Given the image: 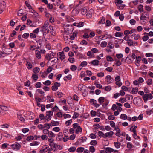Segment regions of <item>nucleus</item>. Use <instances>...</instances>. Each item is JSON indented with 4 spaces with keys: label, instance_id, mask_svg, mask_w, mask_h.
<instances>
[{
    "label": "nucleus",
    "instance_id": "1",
    "mask_svg": "<svg viewBox=\"0 0 153 153\" xmlns=\"http://www.w3.org/2000/svg\"><path fill=\"white\" fill-rule=\"evenodd\" d=\"M149 13L148 12H145L143 13L140 17V19L145 22L149 17Z\"/></svg>",
    "mask_w": 153,
    "mask_h": 153
},
{
    "label": "nucleus",
    "instance_id": "2",
    "mask_svg": "<svg viewBox=\"0 0 153 153\" xmlns=\"http://www.w3.org/2000/svg\"><path fill=\"white\" fill-rule=\"evenodd\" d=\"M49 23L48 22L45 23L42 27V31H47V32H49Z\"/></svg>",
    "mask_w": 153,
    "mask_h": 153
},
{
    "label": "nucleus",
    "instance_id": "3",
    "mask_svg": "<svg viewBox=\"0 0 153 153\" xmlns=\"http://www.w3.org/2000/svg\"><path fill=\"white\" fill-rule=\"evenodd\" d=\"M136 56L134 53H132V55L129 54L126 58V60H127L129 59L130 60V62H132L136 58Z\"/></svg>",
    "mask_w": 153,
    "mask_h": 153
},
{
    "label": "nucleus",
    "instance_id": "4",
    "mask_svg": "<svg viewBox=\"0 0 153 153\" xmlns=\"http://www.w3.org/2000/svg\"><path fill=\"white\" fill-rule=\"evenodd\" d=\"M49 146L46 145H45L42 146L40 151V153H45L48 150Z\"/></svg>",
    "mask_w": 153,
    "mask_h": 153
},
{
    "label": "nucleus",
    "instance_id": "5",
    "mask_svg": "<svg viewBox=\"0 0 153 153\" xmlns=\"http://www.w3.org/2000/svg\"><path fill=\"white\" fill-rule=\"evenodd\" d=\"M61 86L60 83L55 82L54 84V85L52 87V90L53 91H55L58 89V87Z\"/></svg>",
    "mask_w": 153,
    "mask_h": 153
},
{
    "label": "nucleus",
    "instance_id": "6",
    "mask_svg": "<svg viewBox=\"0 0 153 153\" xmlns=\"http://www.w3.org/2000/svg\"><path fill=\"white\" fill-rule=\"evenodd\" d=\"M57 55L58 56L62 61L65 58V56L63 51L59 52L58 53Z\"/></svg>",
    "mask_w": 153,
    "mask_h": 153
},
{
    "label": "nucleus",
    "instance_id": "7",
    "mask_svg": "<svg viewBox=\"0 0 153 153\" xmlns=\"http://www.w3.org/2000/svg\"><path fill=\"white\" fill-rule=\"evenodd\" d=\"M114 134V132L112 131H110L109 132L105 133L104 135L103 138H106L107 137H111Z\"/></svg>",
    "mask_w": 153,
    "mask_h": 153
},
{
    "label": "nucleus",
    "instance_id": "8",
    "mask_svg": "<svg viewBox=\"0 0 153 153\" xmlns=\"http://www.w3.org/2000/svg\"><path fill=\"white\" fill-rule=\"evenodd\" d=\"M84 22H81L79 23H74L73 24V25L75 26H77L78 27H81L84 25Z\"/></svg>",
    "mask_w": 153,
    "mask_h": 153
},
{
    "label": "nucleus",
    "instance_id": "9",
    "mask_svg": "<svg viewBox=\"0 0 153 153\" xmlns=\"http://www.w3.org/2000/svg\"><path fill=\"white\" fill-rule=\"evenodd\" d=\"M105 79L107 80V82L108 84H110L113 82L114 79L110 75H107L106 76Z\"/></svg>",
    "mask_w": 153,
    "mask_h": 153
},
{
    "label": "nucleus",
    "instance_id": "10",
    "mask_svg": "<svg viewBox=\"0 0 153 153\" xmlns=\"http://www.w3.org/2000/svg\"><path fill=\"white\" fill-rule=\"evenodd\" d=\"M29 12L33 13L36 17H37L38 16V14L32 9L31 6L30 5H29Z\"/></svg>",
    "mask_w": 153,
    "mask_h": 153
},
{
    "label": "nucleus",
    "instance_id": "11",
    "mask_svg": "<svg viewBox=\"0 0 153 153\" xmlns=\"http://www.w3.org/2000/svg\"><path fill=\"white\" fill-rule=\"evenodd\" d=\"M93 12L94 10L93 9H90L86 14V16L88 18L91 17Z\"/></svg>",
    "mask_w": 153,
    "mask_h": 153
},
{
    "label": "nucleus",
    "instance_id": "12",
    "mask_svg": "<svg viewBox=\"0 0 153 153\" xmlns=\"http://www.w3.org/2000/svg\"><path fill=\"white\" fill-rule=\"evenodd\" d=\"M115 129L116 131V132L115 134V135L117 136L120 137L121 131L119 128V127L117 126H116L115 127Z\"/></svg>",
    "mask_w": 153,
    "mask_h": 153
},
{
    "label": "nucleus",
    "instance_id": "13",
    "mask_svg": "<svg viewBox=\"0 0 153 153\" xmlns=\"http://www.w3.org/2000/svg\"><path fill=\"white\" fill-rule=\"evenodd\" d=\"M36 56L38 59H40L41 58V56L40 52L39 50H36L35 51Z\"/></svg>",
    "mask_w": 153,
    "mask_h": 153
},
{
    "label": "nucleus",
    "instance_id": "14",
    "mask_svg": "<svg viewBox=\"0 0 153 153\" xmlns=\"http://www.w3.org/2000/svg\"><path fill=\"white\" fill-rule=\"evenodd\" d=\"M107 153H111L114 152V150L110 147H107L105 149Z\"/></svg>",
    "mask_w": 153,
    "mask_h": 153
},
{
    "label": "nucleus",
    "instance_id": "15",
    "mask_svg": "<svg viewBox=\"0 0 153 153\" xmlns=\"http://www.w3.org/2000/svg\"><path fill=\"white\" fill-rule=\"evenodd\" d=\"M66 6L64 5L63 3H62L60 4L59 8L60 9L62 10L63 11H65L66 10V9L65 8Z\"/></svg>",
    "mask_w": 153,
    "mask_h": 153
},
{
    "label": "nucleus",
    "instance_id": "16",
    "mask_svg": "<svg viewBox=\"0 0 153 153\" xmlns=\"http://www.w3.org/2000/svg\"><path fill=\"white\" fill-rule=\"evenodd\" d=\"M45 58L47 60H50L53 58L51 55L49 53L46 54L45 56Z\"/></svg>",
    "mask_w": 153,
    "mask_h": 153
},
{
    "label": "nucleus",
    "instance_id": "17",
    "mask_svg": "<svg viewBox=\"0 0 153 153\" xmlns=\"http://www.w3.org/2000/svg\"><path fill=\"white\" fill-rule=\"evenodd\" d=\"M91 64L94 66L98 65H99V61L97 60H94L92 61L91 62Z\"/></svg>",
    "mask_w": 153,
    "mask_h": 153
},
{
    "label": "nucleus",
    "instance_id": "18",
    "mask_svg": "<svg viewBox=\"0 0 153 153\" xmlns=\"http://www.w3.org/2000/svg\"><path fill=\"white\" fill-rule=\"evenodd\" d=\"M132 37H134V39L135 40H137L140 39V36L139 34L136 35L135 34H133L132 35Z\"/></svg>",
    "mask_w": 153,
    "mask_h": 153
},
{
    "label": "nucleus",
    "instance_id": "19",
    "mask_svg": "<svg viewBox=\"0 0 153 153\" xmlns=\"http://www.w3.org/2000/svg\"><path fill=\"white\" fill-rule=\"evenodd\" d=\"M105 98L103 97H100L98 100V102L100 104H102L104 102Z\"/></svg>",
    "mask_w": 153,
    "mask_h": 153
},
{
    "label": "nucleus",
    "instance_id": "20",
    "mask_svg": "<svg viewBox=\"0 0 153 153\" xmlns=\"http://www.w3.org/2000/svg\"><path fill=\"white\" fill-rule=\"evenodd\" d=\"M115 147L117 149H119L120 147L121 143L118 142H115L114 143Z\"/></svg>",
    "mask_w": 153,
    "mask_h": 153
},
{
    "label": "nucleus",
    "instance_id": "21",
    "mask_svg": "<svg viewBox=\"0 0 153 153\" xmlns=\"http://www.w3.org/2000/svg\"><path fill=\"white\" fill-rule=\"evenodd\" d=\"M59 121H55L53 120L51 122V125H52L53 126H55L59 125Z\"/></svg>",
    "mask_w": 153,
    "mask_h": 153
},
{
    "label": "nucleus",
    "instance_id": "22",
    "mask_svg": "<svg viewBox=\"0 0 153 153\" xmlns=\"http://www.w3.org/2000/svg\"><path fill=\"white\" fill-rule=\"evenodd\" d=\"M48 134V137H55V134L51 131H49Z\"/></svg>",
    "mask_w": 153,
    "mask_h": 153
},
{
    "label": "nucleus",
    "instance_id": "23",
    "mask_svg": "<svg viewBox=\"0 0 153 153\" xmlns=\"http://www.w3.org/2000/svg\"><path fill=\"white\" fill-rule=\"evenodd\" d=\"M138 91V88L137 87L134 88H132L131 92L133 94H136Z\"/></svg>",
    "mask_w": 153,
    "mask_h": 153
},
{
    "label": "nucleus",
    "instance_id": "24",
    "mask_svg": "<svg viewBox=\"0 0 153 153\" xmlns=\"http://www.w3.org/2000/svg\"><path fill=\"white\" fill-rule=\"evenodd\" d=\"M82 131V129L80 126H79L76 129V133L78 134L79 132H81Z\"/></svg>",
    "mask_w": 153,
    "mask_h": 153
},
{
    "label": "nucleus",
    "instance_id": "25",
    "mask_svg": "<svg viewBox=\"0 0 153 153\" xmlns=\"http://www.w3.org/2000/svg\"><path fill=\"white\" fill-rule=\"evenodd\" d=\"M46 114L48 117H51L53 115V112L50 111H48L46 112Z\"/></svg>",
    "mask_w": 153,
    "mask_h": 153
},
{
    "label": "nucleus",
    "instance_id": "26",
    "mask_svg": "<svg viewBox=\"0 0 153 153\" xmlns=\"http://www.w3.org/2000/svg\"><path fill=\"white\" fill-rule=\"evenodd\" d=\"M85 149L83 147H78L76 150V151L78 153L79 152H82Z\"/></svg>",
    "mask_w": 153,
    "mask_h": 153
},
{
    "label": "nucleus",
    "instance_id": "27",
    "mask_svg": "<svg viewBox=\"0 0 153 153\" xmlns=\"http://www.w3.org/2000/svg\"><path fill=\"white\" fill-rule=\"evenodd\" d=\"M138 10L141 13L143 12V5L140 4L139 5L138 7Z\"/></svg>",
    "mask_w": 153,
    "mask_h": 153
},
{
    "label": "nucleus",
    "instance_id": "28",
    "mask_svg": "<svg viewBox=\"0 0 153 153\" xmlns=\"http://www.w3.org/2000/svg\"><path fill=\"white\" fill-rule=\"evenodd\" d=\"M120 118L123 120H126L127 118V116L124 114H121Z\"/></svg>",
    "mask_w": 153,
    "mask_h": 153
},
{
    "label": "nucleus",
    "instance_id": "29",
    "mask_svg": "<svg viewBox=\"0 0 153 153\" xmlns=\"http://www.w3.org/2000/svg\"><path fill=\"white\" fill-rule=\"evenodd\" d=\"M5 3L4 1L0 4V8L2 9H3L5 7Z\"/></svg>",
    "mask_w": 153,
    "mask_h": 153
},
{
    "label": "nucleus",
    "instance_id": "30",
    "mask_svg": "<svg viewBox=\"0 0 153 153\" xmlns=\"http://www.w3.org/2000/svg\"><path fill=\"white\" fill-rule=\"evenodd\" d=\"M77 67L74 65H72L71 66L70 69L72 71H74L76 70Z\"/></svg>",
    "mask_w": 153,
    "mask_h": 153
},
{
    "label": "nucleus",
    "instance_id": "31",
    "mask_svg": "<svg viewBox=\"0 0 153 153\" xmlns=\"http://www.w3.org/2000/svg\"><path fill=\"white\" fill-rule=\"evenodd\" d=\"M87 12V10L85 7L83 8L81 10V13L82 15L85 14Z\"/></svg>",
    "mask_w": 153,
    "mask_h": 153
},
{
    "label": "nucleus",
    "instance_id": "32",
    "mask_svg": "<svg viewBox=\"0 0 153 153\" xmlns=\"http://www.w3.org/2000/svg\"><path fill=\"white\" fill-rule=\"evenodd\" d=\"M72 122V120L70 119L66 121L65 123V124L67 126H70Z\"/></svg>",
    "mask_w": 153,
    "mask_h": 153
},
{
    "label": "nucleus",
    "instance_id": "33",
    "mask_svg": "<svg viewBox=\"0 0 153 153\" xmlns=\"http://www.w3.org/2000/svg\"><path fill=\"white\" fill-rule=\"evenodd\" d=\"M77 36V34L76 33H74L73 34L70 36V39L71 40H74Z\"/></svg>",
    "mask_w": 153,
    "mask_h": 153
},
{
    "label": "nucleus",
    "instance_id": "34",
    "mask_svg": "<svg viewBox=\"0 0 153 153\" xmlns=\"http://www.w3.org/2000/svg\"><path fill=\"white\" fill-rule=\"evenodd\" d=\"M107 43L106 42L103 41V42H102L101 44V45H100V46H101V47H103V48L105 47H106V45H107Z\"/></svg>",
    "mask_w": 153,
    "mask_h": 153
},
{
    "label": "nucleus",
    "instance_id": "35",
    "mask_svg": "<svg viewBox=\"0 0 153 153\" xmlns=\"http://www.w3.org/2000/svg\"><path fill=\"white\" fill-rule=\"evenodd\" d=\"M37 139V136L34 135V137L32 136H29V140H35Z\"/></svg>",
    "mask_w": 153,
    "mask_h": 153
},
{
    "label": "nucleus",
    "instance_id": "36",
    "mask_svg": "<svg viewBox=\"0 0 153 153\" xmlns=\"http://www.w3.org/2000/svg\"><path fill=\"white\" fill-rule=\"evenodd\" d=\"M43 83V84L45 85L48 86L51 84V82L50 81L47 80L45 82H44Z\"/></svg>",
    "mask_w": 153,
    "mask_h": 153
},
{
    "label": "nucleus",
    "instance_id": "37",
    "mask_svg": "<svg viewBox=\"0 0 153 153\" xmlns=\"http://www.w3.org/2000/svg\"><path fill=\"white\" fill-rule=\"evenodd\" d=\"M119 101L120 102L123 103L126 101V100L125 98H120L119 99Z\"/></svg>",
    "mask_w": 153,
    "mask_h": 153
},
{
    "label": "nucleus",
    "instance_id": "38",
    "mask_svg": "<svg viewBox=\"0 0 153 153\" xmlns=\"http://www.w3.org/2000/svg\"><path fill=\"white\" fill-rule=\"evenodd\" d=\"M89 151L91 153H94L95 150L94 147L92 146H91L89 147Z\"/></svg>",
    "mask_w": 153,
    "mask_h": 153
},
{
    "label": "nucleus",
    "instance_id": "39",
    "mask_svg": "<svg viewBox=\"0 0 153 153\" xmlns=\"http://www.w3.org/2000/svg\"><path fill=\"white\" fill-rule=\"evenodd\" d=\"M111 89V86L108 85L105 87V90L107 91H109Z\"/></svg>",
    "mask_w": 153,
    "mask_h": 153
},
{
    "label": "nucleus",
    "instance_id": "40",
    "mask_svg": "<svg viewBox=\"0 0 153 153\" xmlns=\"http://www.w3.org/2000/svg\"><path fill=\"white\" fill-rule=\"evenodd\" d=\"M122 35H123V34L121 32H117L115 34V36L117 37H120Z\"/></svg>",
    "mask_w": 153,
    "mask_h": 153
},
{
    "label": "nucleus",
    "instance_id": "41",
    "mask_svg": "<svg viewBox=\"0 0 153 153\" xmlns=\"http://www.w3.org/2000/svg\"><path fill=\"white\" fill-rule=\"evenodd\" d=\"M141 57L140 56H137L136 58L135 62L137 63H139L141 61Z\"/></svg>",
    "mask_w": 153,
    "mask_h": 153
},
{
    "label": "nucleus",
    "instance_id": "42",
    "mask_svg": "<svg viewBox=\"0 0 153 153\" xmlns=\"http://www.w3.org/2000/svg\"><path fill=\"white\" fill-rule=\"evenodd\" d=\"M76 148L74 147H71L69 148L68 150V151L70 152H74L75 151Z\"/></svg>",
    "mask_w": 153,
    "mask_h": 153
},
{
    "label": "nucleus",
    "instance_id": "43",
    "mask_svg": "<svg viewBox=\"0 0 153 153\" xmlns=\"http://www.w3.org/2000/svg\"><path fill=\"white\" fill-rule=\"evenodd\" d=\"M127 43L128 44V45L130 46H134L133 42L131 40L129 39L127 42Z\"/></svg>",
    "mask_w": 153,
    "mask_h": 153
},
{
    "label": "nucleus",
    "instance_id": "44",
    "mask_svg": "<svg viewBox=\"0 0 153 153\" xmlns=\"http://www.w3.org/2000/svg\"><path fill=\"white\" fill-rule=\"evenodd\" d=\"M94 85H96V87L98 88L102 89V86L100 84H98L96 82L94 83Z\"/></svg>",
    "mask_w": 153,
    "mask_h": 153
},
{
    "label": "nucleus",
    "instance_id": "45",
    "mask_svg": "<svg viewBox=\"0 0 153 153\" xmlns=\"http://www.w3.org/2000/svg\"><path fill=\"white\" fill-rule=\"evenodd\" d=\"M79 116V113L76 112H75L73 116L72 117V118L73 119H76Z\"/></svg>",
    "mask_w": 153,
    "mask_h": 153
},
{
    "label": "nucleus",
    "instance_id": "46",
    "mask_svg": "<svg viewBox=\"0 0 153 153\" xmlns=\"http://www.w3.org/2000/svg\"><path fill=\"white\" fill-rule=\"evenodd\" d=\"M133 145L131 142H128L127 144V147L129 149H131L132 148Z\"/></svg>",
    "mask_w": 153,
    "mask_h": 153
},
{
    "label": "nucleus",
    "instance_id": "47",
    "mask_svg": "<svg viewBox=\"0 0 153 153\" xmlns=\"http://www.w3.org/2000/svg\"><path fill=\"white\" fill-rule=\"evenodd\" d=\"M41 138L43 140H46L48 139V136L45 135H42L41 136Z\"/></svg>",
    "mask_w": 153,
    "mask_h": 153
},
{
    "label": "nucleus",
    "instance_id": "48",
    "mask_svg": "<svg viewBox=\"0 0 153 153\" xmlns=\"http://www.w3.org/2000/svg\"><path fill=\"white\" fill-rule=\"evenodd\" d=\"M39 143L36 141H33V142L30 143V145L31 146H36L37 145H39Z\"/></svg>",
    "mask_w": 153,
    "mask_h": 153
},
{
    "label": "nucleus",
    "instance_id": "49",
    "mask_svg": "<svg viewBox=\"0 0 153 153\" xmlns=\"http://www.w3.org/2000/svg\"><path fill=\"white\" fill-rule=\"evenodd\" d=\"M64 118V119H65L67 118H71V116L70 115L66 114L65 113L63 115Z\"/></svg>",
    "mask_w": 153,
    "mask_h": 153
},
{
    "label": "nucleus",
    "instance_id": "50",
    "mask_svg": "<svg viewBox=\"0 0 153 153\" xmlns=\"http://www.w3.org/2000/svg\"><path fill=\"white\" fill-rule=\"evenodd\" d=\"M90 144L91 145L95 146L97 144V142L96 140H93L90 142Z\"/></svg>",
    "mask_w": 153,
    "mask_h": 153
},
{
    "label": "nucleus",
    "instance_id": "51",
    "mask_svg": "<svg viewBox=\"0 0 153 153\" xmlns=\"http://www.w3.org/2000/svg\"><path fill=\"white\" fill-rule=\"evenodd\" d=\"M108 47L110 49H113L114 48V45L111 42H109L108 44Z\"/></svg>",
    "mask_w": 153,
    "mask_h": 153
},
{
    "label": "nucleus",
    "instance_id": "52",
    "mask_svg": "<svg viewBox=\"0 0 153 153\" xmlns=\"http://www.w3.org/2000/svg\"><path fill=\"white\" fill-rule=\"evenodd\" d=\"M152 81L151 79H148L146 81V83L148 85H150L152 83Z\"/></svg>",
    "mask_w": 153,
    "mask_h": 153
},
{
    "label": "nucleus",
    "instance_id": "53",
    "mask_svg": "<svg viewBox=\"0 0 153 153\" xmlns=\"http://www.w3.org/2000/svg\"><path fill=\"white\" fill-rule=\"evenodd\" d=\"M32 78L34 80L36 81L37 80L38 78V76L37 75L33 74L32 77Z\"/></svg>",
    "mask_w": 153,
    "mask_h": 153
},
{
    "label": "nucleus",
    "instance_id": "54",
    "mask_svg": "<svg viewBox=\"0 0 153 153\" xmlns=\"http://www.w3.org/2000/svg\"><path fill=\"white\" fill-rule=\"evenodd\" d=\"M54 148L55 149H61L62 147L60 145H58L56 143L54 145Z\"/></svg>",
    "mask_w": 153,
    "mask_h": 153
},
{
    "label": "nucleus",
    "instance_id": "55",
    "mask_svg": "<svg viewBox=\"0 0 153 153\" xmlns=\"http://www.w3.org/2000/svg\"><path fill=\"white\" fill-rule=\"evenodd\" d=\"M136 134H137V132L136 133H135V134H134L133 135V137L135 139H139V140H140V137L139 136H137Z\"/></svg>",
    "mask_w": 153,
    "mask_h": 153
},
{
    "label": "nucleus",
    "instance_id": "56",
    "mask_svg": "<svg viewBox=\"0 0 153 153\" xmlns=\"http://www.w3.org/2000/svg\"><path fill=\"white\" fill-rule=\"evenodd\" d=\"M147 94H144L143 96V100H144L145 102H146L147 100H148V97L147 96Z\"/></svg>",
    "mask_w": 153,
    "mask_h": 153
},
{
    "label": "nucleus",
    "instance_id": "57",
    "mask_svg": "<svg viewBox=\"0 0 153 153\" xmlns=\"http://www.w3.org/2000/svg\"><path fill=\"white\" fill-rule=\"evenodd\" d=\"M97 75L100 77H102L104 75V74L103 72H101L98 73L97 74Z\"/></svg>",
    "mask_w": 153,
    "mask_h": 153
},
{
    "label": "nucleus",
    "instance_id": "58",
    "mask_svg": "<svg viewBox=\"0 0 153 153\" xmlns=\"http://www.w3.org/2000/svg\"><path fill=\"white\" fill-rule=\"evenodd\" d=\"M87 65V62L86 61H83L81 62L80 64V66L82 67L86 66Z\"/></svg>",
    "mask_w": 153,
    "mask_h": 153
},
{
    "label": "nucleus",
    "instance_id": "59",
    "mask_svg": "<svg viewBox=\"0 0 153 153\" xmlns=\"http://www.w3.org/2000/svg\"><path fill=\"white\" fill-rule=\"evenodd\" d=\"M63 93L61 92H57L56 96L57 97L60 98L62 96Z\"/></svg>",
    "mask_w": 153,
    "mask_h": 153
},
{
    "label": "nucleus",
    "instance_id": "60",
    "mask_svg": "<svg viewBox=\"0 0 153 153\" xmlns=\"http://www.w3.org/2000/svg\"><path fill=\"white\" fill-rule=\"evenodd\" d=\"M4 35V30H0V39L2 38Z\"/></svg>",
    "mask_w": 153,
    "mask_h": 153
},
{
    "label": "nucleus",
    "instance_id": "61",
    "mask_svg": "<svg viewBox=\"0 0 153 153\" xmlns=\"http://www.w3.org/2000/svg\"><path fill=\"white\" fill-rule=\"evenodd\" d=\"M39 68L37 67H35L33 69V72L34 73L36 74L39 72Z\"/></svg>",
    "mask_w": 153,
    "mask_h": 153
},
{
    "label": "nucleus",
    "instance_id": "62",
    "mask_svg": "<svg viewBox=\"0 0 153 153\" xmlns=\"http://www.w3.org/2000/svg\"><path fill=\"white\" fill-rule=\"evenodd\" d=\"M101 37H102L101 38V39L102 40H103L105 39L108 38V36L107 34H106L101 36Z\"/></svg>",
    "mask_w": 153,
    "mask_h": 153
},
{
    "label": "nucleus",
    "instance_id": "63",
    "mask_svg": "<svg viewBox=\"0 0 153 153\" xmlns=\"http://www.w3.org/2000/svg\"><path fill=\"white\" fill-rule=\"evenodd\" d=\"M91 51L92 53H98V50L96 48H93L91 50Z\"/></svg>",
    "mask_w": 153,
    "mask_h": 153
},
{
    "label": "nucleus",
    "instance_id": "64",
    "mask_svg": "<svg viewBox=\"0 0 153 153\" xmlns=\"http://www.w3.org/2000/svg\"><path fill=\"white\" fill-rule=\"evenodd\" d=\"M96 102V100L94 99H91L90 100V102L92 105H94Z\"/></svg>",
    "mask_w": 153,
    "mask_h": 153
}]
</instances>
